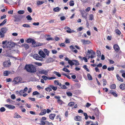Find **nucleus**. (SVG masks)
Listing matches in <instances>:
<instances>
[{"mask_svg": "<svg viewBox=\"0 0 125 125\" xmlns=\"http://www.w3.org/2000/svg\"><path fill=\"white\" fill-rule=\"evenodd\" d=\"M81 14L82 15V16L85 19L87 18V14L84 11V10H81L80 11Z\"/></svg>", "mask_w": 125, "mask_h": 125, "instance_id": "obj_10", "label": "nucleus"}, {"mask_svg": "<svg viewBox=\"0 0 125 125\" xmlns=\"http://www.w3.org/2000/svg\"><path fill=\"white\" fill-rule=\"evenodd\" d=\"M11 97L12 99H15L16 97L14 94H12L11 95Z\"/></svg>", "mask_w": 125, "mask_h": 125, "instance_id": "obj_64", "label": "nucleus"}, {"mask_svg": "<svg viewBox=\"0 0 125 125\" xmlns=\"http://www.w3.org/2000/svg\"><path fill=\"white\" fill-rule=\"evenodd\" d=\"M22 46L25 48L26 50H27L29 48V46L28 44L24 43L22 45Z\"/></svg>", "mask_w": 125, "mask_h": 125, "instance_id": "obj_23", "label": "nucleus"}, {"mask_svg": "<svg viewBox=\"0 0 125 125\" xmlns=\"http://www.w3.org/2000/svg\"><path fill=\"white\" fill-rule=\"evenodd\" d=\"M26 18L28 20H32V18L30 15L27 16L26 17Z\"/></svg>", "mask_w": 125, "mask_h": 125, "instance_id": "obj_46", "label": "nucleus"}, {"mask_svg": "<svg viewBox=\"0 0 125 125\" xmlns=\"http://www.w3.org/2000/svg\"><path fill=\"white\" fill-rule=\"evenodd\" d=\"M110 88L112 89H115L116 88V85L115 84H113L110 86Z\"/></svg>", "mask_w": 125, "mask_h": 125, "instance_id": "obj_29", "label": "nucleus"}, {"mask_svg": "<svg viewBox=\"0 0 125 125\" xmlns=\"http://www.w3.org/2000/svg\"><path fill=\"white\" fill-rule=\"evenodd\" d=\"M81 42L83 44H88L90 43L91 42L90 41L87 40L82 39L81 40Z\"/></svg>", "mask_w": 125, "mask_h": 125, "instance_id": "obj_7", "label": "nucleus"}, {"mask_svg": "<svg viewBox=\"0 0 125 125\" xmlns=\"http://www.w3.org/2000/svg\"><path fill=\"white\" fill-rule=\"evenodd\" d=\"M45 90L47 91H49V92L52 91V89L51 87H47L45 88Z\"/></svg>", "mask_w": 125, "mask_h": 125, "instance_id": "obj_53", "label": "nucleus"}, {"mask_svg": "<svg viewBox=\"0 0 125 125\" xmlns=\"http://www.w3.org/2000/svg\"><path fill=\"white\" fill-rule=\"evenodd\" d=\"M94 111L96 116L98 117H99V116L100 113L98 108L97 107H96Z\"/></svg>", "mask_w": 125, "mask_h": 125, "instance_id": "obj_8", "label": "nucleus"}, {"mask_svg": "<svg viewBox=\"0 0 125 125\" xmlns=\"http://www.w3.org/2000/svg\"><path fill=\"white\" fill-rule=\"evenodd\" d=\"M96 53L97 54V56L99 57H100L101 55L100 51L99 50H97L96 52Z\"/></svg>", "mask_w": 125, "mask_h": 125, "instance_id": "obj_32", "label": "nucleus"}, {"mask_svg": "<svg viewBox=\"0 0 125 125\" xmlns=\"http://www.w3.org/2000/svg\"><path fill=\"white\" fill-rule=\"evenodd\" d=\"M62 70L68 73H69L70 72V71L68 70L65 67L63 68L62 69Z\"/></svg>", "mask_w": 125, "mask_h": 125, "instance_id": "obj_37", "label": "nucleus"}, {"mask_svg": "<svg viewBox=\"0 0 125 125\" xmlns=\"http://www.w3.org/2000/svg\"><path fill=\"white\" fill-rule=\"evenodd\" d=\"M74 5V3L73 1H71L69 2V5L70 6H73Z\"/></svg>", "mask_w": 125, "mask_h": 125, "instance_id": "obj_49", "label": "nucleus"}, {"mask_svg": "<svg viewBox=\"0 0 125 125\" xmlns=\"http://www.w3.org/2000/svg\"><path fill=\"white\" fill-rule=\"evenodd\" d=\"M114 49L116 52H118L120 50V48L117 44H115L113 46Z\"/></svg>", "mask_w": 125, "mask_h": 125, "instance_id": "obj_12", "label": "nucleus"}, {"mask_svg": "<svg viewBox=\"0 0 125 125\" xmlns=\"http://www.w3.org/2000/svg\"><path fill=\"white\" fill-rule=\"evenodd\" d=\"M114 69V67H108L107 68V70L109 71H113Z\"/></svg>", "mask_w": 125, "mask_h": 125, "instance_id": "obj_42", "label": "nucleus"}, {"mask_svg": "<svg viewBox=\"0 0 125 125\" xmlns=\"http://www.w3.org/2000/svg\"><path fill=\"white\" fill-rule=\"evenodd\" d=\"M14 73L13 71H6L4 72L3 74L4 76H8L10 74H13Z\"/></svg>", "mask_w": 125, "mask_h": 125, "instance_id": "obj_6", "label": "nucleus"}, {"mask_svg": "<svg viewBox=\"0 0 125 125\" xmlns=\"http://www.w3.org/2000/svg\"><path fill=\"white\" fill-rule=\"evenodd\" d=\"M67 95L69 96H71L72 95V93L70 92H67L66 93Z\"/></svg>", "mask_w": 125, "mask_h": 125, "instance_id": "obj_60", "label": "nucleus"}, {"mask_svg": "<svg viewBox=\"0 0 125 125\" xmlns=\"http://www.w3.org/2000/svg\"><path fill=\"white\" fill-rule=\"evenodd\" d=\"M22 26L24 27L30 28L31 27V26L27 24H24Z\"/></svg>", "mask_w": 125, "mask_h": 125, "instance_id": "obj_40", "label": "nucleus"}, {"mask_svg": "<svg viewBox=\"0 0 125 125\" xmlns=\"http://www.w3.org/2000/svg\"><path fill=\"white\" fill-rule=\"evenodd\" d=\"M81 117L79 116H76V118L74 119V120L76 121H80L81 119Z\"/></svg>", "mask_w": 125, "mask_h": 125, "instance_id": "obj_25", "label": "nucleus"}, {"mask_svg": "<svg viewBox=\"0 0 125 125\" xmlns=\"http://www.w3.org/2000/svg\"><path fill=\"white\" fill-rule=\"evenodd\" d=\"M64 29L65 30L68 29L69 30H67L66 32L68 33H72L74 32L75 31L73 30H71L69 27H65L64 28Z\"/></svg>", "mask_w": 125, "mask_h": 125, "instance_id": "obj_9", "label": "nucleus"}, {"mask_svg": "<svg viewBox=\"0 0 125 125\" xmlns=\"http://www.w3.org/2000/svg\"><path fill=\"white\" fill-rule=\"evenodd\" d=\"M39 55L37 54H34L33 55V57L37 60H38V59Z\"/></svg>", "mask_w": 125, "mask_h": 125, "instance_id": "obj_31", "label": "nucleus"}, {"mask_svg": "<svg viewBox=\"0 0 125 125\" xmlns=\"http://www.w3.org/2000/svg\"><path fill=\"white\" fill-rule=\"evenodd\" d=\"M109 93L112 94L115 97H116L118 96V94H116L115 92H113V90H110Z\"/></svg>", "mask_w": 125, "mask_h": 125, "instance_id": "obj_18", "label": "nucleus"}, {"mask_svg": "<svg viewBox=\"0 0 125 125\" xmlns=\"http://www.w3.org/2000/svg\"><path fill=\"white\" fill-rule=\"evenodd\" d=\"M119 87L121 90H125V84L124 83L121 84L119 86Z\"/></svg>", "mask_w": 125, "mask_h": 125, "instance_id": "obj_19", "label": "nucleus"}, {"mask_svg": "<svg viewBox=\"0 0 125 125\" xmlns=\"http://www.w3.org/2000/svg\"><path fill=\"white\" fill-rule=\"evenodd\" d=\"M54 74H55L58 77H60L61 76V74L59 73V72H57L56 71H54L53 72Z\"/></svg>", "mask_w": 125, "mask_h": 125, "instance_id": "obj_26", "label": "nucleus"}, {"mask_svg": "<svg viewBox=\"0 0 125 125\" xmlns=\"http://www.w3.org/2000/svg\"><path fill=\"white\" fill-rule=\"evenodd\" d=\"M57 102L60 105H62L64 103V102L61 100H57Z\"/></svg>", "mask_w": 125, "mask_h": 125, "instance_id": "obj_39", "label": "nucleus"}, {"mask_svg": "<svg viewBox=\"0 0 125 125\" xmlns=\"http://www.w3.org/2000/svg\"><path fill=\"white\" fill-rule=\"evenodd\" d=\"M34 63L37 65L39 66H41L42 65V63L38 62H35Z\"/></svg>", "mask_w": 125, "mask_h": 125, "instance_id": "obj_48", "label": "nucleus"}, {"mask_svg": "<svg viewBox=\"0 0 125 125\" xmlns=\"http://www.w3.org/2000/svg\"><path fill=\"white\" fill-rule=\"evenodd\" d=\"M24 12V11L23 10H20L18 11V13L20 14H23Z\"/></svg>", "mask_w": 125, "mask_h": 125, "instance_id": "obj_45", "label": "nucleus"}, {"mask_svg": "<svg viewBox=\"0 0 125 125\" xmlns=\"http://www.w3.org/2000/svg\"><path fill=\"white\" fill-rule=\"evenodd\" d=\"M49 71L48 70H46L45 69H41L39 71V72L40 74H43L45 75H47Z\"/></svg>", "mask_w": 125, "mask_h": 125, "instance_id": "obj_5", "label": "nucleus"}, {"mask_svg": "<svg viewBox=\"0 0 125 125\" xmlns=\"http://www.w3.org/2000/svg\"><path fill=\"white\" fill-rule=\"evenodd\" d=\"M46 40L47 41H49L50 40L53 41L54 39L51 37H48L46 38Z\"/></svg>", "mask_w": 125, "mask_h": 125, "instance_id": "obj_54", "label": "nucleus"}, {"mask_svg": "<svg viewBox=\"0 0 125 125\" xmlns=\"http://www.w3.org/2000/svg\"><path fill=\"white\" fill-rule=\"evenodd\" d=\"M61 9L59 7H57L54 8L53 9V11L55 12H58Z\"/></svg>", "mask_w": 125, "mask_h": 125, "instance_id": "obj_24", "label": "nucleus"}, {"mask_svg": "<svg viewBox=\"0 0 125 125\" xmlns=\"http://www.w3.org/2000/svg\"><path fill=\"white\" fill-rule=\"evenodd\" d=\"M39 54L43 58H44L46 56L45 54L42 51H40L39 52Z\"/></svg>", "mask_w": 125, "mask_h": 125, "instance_id": "obj_15", "label": "nucleus"}, {"mask_svg": "<svg viewBox=\"0 0 125 125\" xmlns=\"http://www.w3.org/2000/svg\"><path fill=\"white\" fill-rule=\"evenodd\" d=\"M22 79V78L21 77H17L14 79L13 82H14L15 84H17L19 83H24L23 82H21Z\"/></svg>", "mask_w": 125, "mask_h": 125, "instance_id": "obj_4", "label": "nucleus"}, {"mask_svg": "<svg viewBox=\"0 0 125 125\" xmlns=\"http://www.w3.org/2000/svg\"><path fill=\"white\" fill-rule=\"evenodd\" d=\"M27 10L30 13H31L32 12V9L30 7H27Z\"/></svg>", "mask_w": 125, "mask_h": 125, "instance_id": "obj_59", "label": "nucleus"}, {"mask_svg": "<svg viewBox=\"0 0 125 125\" xmlns=\"http://www.w3.org/2000/svg\"><path fill=\"white\" fill-rule=\"evenodd\" d=\"M89 20H93L94 18V15L92 14H91L89 15Z\"/></svg>", "mask_w": 125, "mask_h": 125, "instance_id": "obj_41", "label": "nucleus"}, {"mask_svg": "<svg viewBox=\"0 0 125 125\" xmlns=\"http://www.w3.org/2000/svg\"><path fill=\"white\" fill-rule=\"evenodd\" d=\"M14 118H21V117L16 112L15 113L14 115Z\"/></svg>", "mask_w": 125, "mask_h": 125, "instance_id": "obj_20", "label": "nucleus"}, {"mask_svg": "<svg viewBox=\"0 0 125 125\" xmlns=\"http://www.w3.org/2000/svg\"><path fill=\"white\" fill-rule=\"evenodd\" d=\"M6 101L7 102L11 103L12 102H13V101L11 100L9 98Z\"/></svg>", "mask_w": 125, "mask_h": 125, "instance_id": "obj_63", "label": "nucleus"}, {"mask_svg": "<svg viewBox=\"0 0 125 125\" xmlns=\"http://www.w3.org/2000/svg\"><path fill=\"white\" fill-rule=\"evenodd\" d=\"M74 103L73 102H71L69 103L68 104V105L69 106L72 107L74 105Z\"/></svg>", "mask_w": 125, "mask_h": 125, "instance_id": "obj_38", "label": "nucleus"}, {"mask_svg": "<svg viewBox=\"0 0 125 125\" xmlns=\"http://www.w3.org/2000/svg\"><path fill=\"white\" fill-rule=\"evenodd\" d=\"M44 2L43 1H38L37 2V4L38 5H41L44 3Z\"/></svg>", "mask_w": 125, "mask_h": 125, "instance_id": "obj_27", "label": "nucleus"}, {"mask_svg": "<svg viewBox=\"0 0 125 125\" xmlns=\"http://www.w3.org/2000/svg\"><path fill=\"white\" fill-rule=\"evenodd\" d=\"M83 114H84V115L85 116V119L86 120H87L88 118V116L87 113H83Z\"/></svg>", "mask_w": 125, "mask_h": 125, "instance_id": "obj_51", "label": "nucleus"}, {"mask_svg": "<svg viewBox=\"0 0 125 125\" xmlns=\"http://www.w3.org/2000/svg\"><path fill=\"white\" fill-rule=\"evenodd\" d=\"M3 65L4 67H9L11 65V62H3Z\"/></svg>", "mask_w": 125, "mask_h": 125, "instance_id": "obj_11", "label": "nucleus"}, {"mask_svg": "<svg viewBox=\"0 0 125 125\" xmlns=\"http://www.w3.org/2000/svg\"><path fill=\"white\" fill-rule=\"evenodd\" d=\"M103 82V85L104 86L106 84L107 82L106 80L105 79H103L102 80Z\"/></svg>", "mask_w": 125, "mask_h": 125, "instance_id": "obj_44", "label": "nucleus"}, {"mask_svg": "<svg viewBox=\"0 0 125 125\" xmlns=\"http://www.w3.org/2000/svg\"><path fill=\"white\" fill-rule=\"evenodd\" d=\"M42 78L44 80H46L47 79H48V77H47L45 75L42 76Z\"/></svg>", "mask_w": 125, "mask_h": 125, "instance_id": "obj_50", "label": "nucleus"}, {"mask_svg": "<svg viewBox=\"0 0 125 125\" xmlns=\"http://www.w3.org/2000/svg\"><path fill=\"white\" fill-rule=\"evenodd\" d=\"M47 110L45 109L42 110L39 114L40 115H43L45 114Z\"/></svg>", "mask_w": 125, "mask_h": 125, "instance_id": "obj_17", "label": "nucleus"}, {"mask_svg": "<svg viewBox=\"0 0 125 125\" xmlns=\"http://www.w3.org/2000/svg\"><path fill=\"white\" fill-rule=\"evenodd\" d=\"M1 31H0V37L1 38H3L4 36V34L7 31V29L6 27H3L1 29Z\"/></svg>", "mask_w": 125, "mask_h": 125, "instance_id": "obj_3", "label": "nucleus"}, {"mask_svg": "<svg viewBox=\"0 0 125 125\" xmlns=\"http://www.w3.org/2000/svg\"><path fill=\"white\" fill-rule=\"evenodd\" d=\"M116 77L117 79L119 81L121 82H123V78L120 77L119 75L118 74H117L116 75Z\"/></svg>", "mask_w": 125, "mask_h": 125, "instance_id": "obj_22", "label": "nucleus"}, {"mask_svg": "<svg viewBox=\"0 0 125 125\" xmlns=\"http://www.w3.org/2000/svg\"><path fill=\"white\" fill-rule=\"evenodd\" d=\"M59 45L61 47H64L65 46V44L63 43L60 44Z\"/></svg>", "mask_w": 125, "mask_h": 125, "instance_id": "obj_61", "label": "nucleus"}, {"mask_svg": "<svg viewBox=\"0 0 125 125\" xmlns=\"http://www.w3.org/2000/svg\"><path fill=\"white\" fill-rule=\"evenodd\" d=\"M44 51L46 53V54L48 56L49 55V52L48 50L46 49H44Z\"/></svg>", "mask_w": 125, "mask_h": 125, "instance_id": "obj_43", "label": "nucleus"}, {"mask_svg": "<svg viewBox=\"0 0 125 125\" xmlns=\"http://www.w3.org/2000/svg\"><path fill=\"white\" fill-rule=\"evenodd\" d=\"M47 60L49 62H52L53 61V59L52 58H50L47 59Z\"/></svg>", "mask_w": 125, "mask_h": 125, "instance_id": "obj_35", "label": "nucleus"}, {"mask_svg": "<svg viewBox=\"0 0 125 125\" xmlns=\"http://www.w3.org/2000/svg\"><path fill=\"white\" fill-rule=\"evenodd\" d=\"M87 76L88 77V78L89 80H92V76L90 75V74L89 73H88L87 74Z\"/></svg>", "mask_w": 125, "mask_h": 125, "instance_id": "obj_33", "label": "nucleus"}, {"mask_svg": "<svg viewBox=\"0 0 125 125\" xmlns=\"http://www.w3.org/2000/svg\"><path fill=\"white\" fill-rule=\"evenodd\" d=\"M55 116V114H51L49 115V118L51 120H53Z\"/></svg>", "mask_w": 125, "mask_h": 125, "instance_id": "obj_21", "label": "nucleus"}, {"mask_svg": "<svg viewBox=\"0 0 125 125\" xmlns=\"http://www.w3.org/2000/svg\"><path fill=\"white\" fill-rule=\"evenodd\" d=\"M5 106L8 108L11 109H13L15 108V106H14L11 105L6 104L5 105Z\"/></svg>", "mask_w": 125, "mask_h": 125, "instance_id": "obj_14", "label": "nucleus"}, {"mask_svg": "<svg viewBox=\"0 0 125 125\" xmlns=\"http://www.w3.org/2000/svg\"><path fill=\"white\" fill-rule=\"evenodd\" d=\"M75 61H77V60H69L68 63L71 66H72L74 64Z\"/></svg>", "mask_w": 125, "mask_h": 125, "instance_id": "obj_16", "label": "nucleus"}, {"mask_svg": "<svg viewBox=\"0 0 125 125\" xmlns=\"http://www.w3.org/2000/svg\"><path fill=\"white\" fill-rule=\"evenodd\" d=\"M6 110L3 107H1L0 109V111L1 112H3Z\"/></svg>", "mask_w": 125, "mask_h": 125, "instance_id": "obj_52", "label": "nucleus"}, {"mask_svg": "<svg viewBox=\"0 0 125 125\" xmlns=\"http://www.w3.org/2000/svg\"><path fill=\"white\" fill-rule=\"evenodd\" d=\"M49 86L54 91H56L57 89V87L54 86L53 85H50Z\"/></svg>", "mask_w": 125, "mask_h": 125, "instance_id": "obj_30", "label": "nucleus"}, {"mask_svg": "<svg viewBox=\"0 0 125 125\" xmlns=\"http://www.w3.org/2000/svg\"><path fill=\"white\" fill-rule=\"evenodd\" d=\"M13 17L15 19L14 20V22H18L20 21V19L19 18V15L18 14H15L13 16Z\"/></svg>", "mask_w": 125, "mask_h": 125, "instance_id": "obj_13", "label": "nucleus"}, {"mask_svg": "<svg viewBox=\"0 0 125 125\" xmlns=\"http://www.w3.org/2000/svg\"><path fill=\"white\" fill-rule=\"evenodd\" d=\"M10 44L12 47H14L15 45V43L13 42H10Z\"/></svg>", "mask_w": 125, "mask_h": 125, "instance_id": "obj_57", "label": "nucleus"}, {"mask_svg": "<svg viewBox=\"0 0 125 125\" xmlns=\"http://www.w3.org/2000/svg\"><path fill=\"white\" fill-rule=\"evenodd\" d=\"M24 93V92L23 91V90H21L19 92V94L20 96H21L22 95L23 93Z\"/></svg>", "mask_w": 125, "mask_h": 125, "instance_id": "obj_56", "label": "nucleus"}, {"mask_svg": "<svg viewBox=\"0 0 125 125\" xmlns=\"http://www.w3.org/2000/svg\"><path fill=\"white\" fill-rule=\"evenodd\" d=\"M39 94V93L37 91H35L33 92L32 93L33 95H37Z\"/></svg>", "mask_w": 125, "mask_h": 125, "instance_id": "obj_47", "label": "nucleus"}, {"mask_svg": "<svg viewBox=\"0 0 125 125\" xmlns=\"http://www.w3.org/2000/svg\"><path fill=\"white\" fill-rule=\"evenodd\" d=\"M62 75L64 76H66L68 79H71V77L69 75H67L65 73H62Z\"/></svg>", "mask_w": 125, "mask_h": 125, "instance_id": "obj_55", "label": "nucleus"}, {"mask_svg": "<svg viewBox=\"0 0 125 125\" xmlns=\"http://www.w3.org/2000/svg\"><path fill=\"white\" fill-rule=\"evenodd\" d=\"M115 31V33L119 35H120L121 34V32L118 29L116 30Z\"/></svg>", "mask_w": 125, "mask_h": 125, "instance_id": "obj_28", "label": "nucleus"}, {"mask_svg": "<svg viewBox=\"0 0 125 125\" xmlns=\"http://www.w3.org/2000/svg\"><path fill=\"white\" fill-rule=\"evenodd\" d=\"M61 87L63 89H66L67 88V87L64 85H62Z\"/></svg>", "mask_w": 125, "mask_h": 125, "instance_id": "obj_62", "label": "nucleus"}, {"mask_svg": "<svg viewBox=\"0 0 125 125\" xmlns=\"http://www.w3.org/2000/svg\"><path fill=\"white\" fill-rule=\"evenodd\" d=\"M36 97L38 98H41L44 97V96L42 94H40L39 93V94L37 95H36Z\"/></svg>", "mask_w": 125, "mask_h": 125, "instance_id": "obj_34", "label": "nucleus"}, {"mask_svg": "<svg viewBox=\"0 0 125 125\" xmlns=\"http://www.w3.org/2000/svg\"><path fill=\"white\" fill-rule=\"evenodd\" d=\"M40 123L39 124L41 125H44L46 123L45 122H44L42 120L40 121Z\"/></svg>", "mask_w": 125, "mask_h": 125, "instance_id": "obj_58", "label": "nucleus"}, {"mask_svg": "<svg viewBox=\"0 0 125 125\" xmlns=\"http://www.w3.org/2000/svg\"><path fill=\"white\" fill-rule=\"evenodd\" d=\"M24 69L29 72L31 73H35L36 72V67L32 64H26Z\"/></svg>", "mask_w": 125, "mask_h": 125, "instance_id": "obj_1", "label": "nucleus"}, {"mask_svg": "<svg viewBox=\"0 0 125 125\" xmlns=\"http://www.w3.org/2000/svg\"><path fill=\"white\" fill-rule=\"evenodd\" d=\"M88 52L89 53H92V54L94 55L95 54V52H94L92 50H91L90 51L89 50H88Z\"/></svg>", "mask_w": 125, "mask_h": 125, "instance_id": "obj_36", "label": "nucleus"}, {"mask_svg": "<svg viewBox=\"0 0 125 125\" xmlns=\"http://www.w3.org/2000/svg\"><path fill=\"white\" fill-rule=\"evenodd\" d=\"M26 42L27 43H31L33 45L32 47L34 48L41 46L43 45V44L42 43L39 42L36 43L34 39L31 38L28 39L26 40Z\"/></svg>", "mask_w": 125, "mask_h": 125, "instance_id": "obj_2", "label": "nucleus"}]
</instances>
